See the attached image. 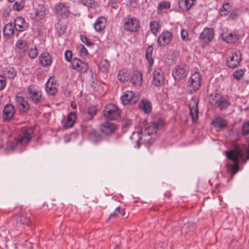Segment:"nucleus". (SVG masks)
<instances>
[{"mask_svg": "<svg viewBox=\"0 0 249 249\" xmlns=\"http://www.w3.org/2000/svg\"><path fill=\"white\" fill-rule=\"evenodd\" d=\"M164 124L163 121L159 120L157 123L152 122L151 124L146 127L143 131L142 136L139 138L137 141V146L139 148L140 147V141H142L143 142L151 144L155 141V138L151 137V135H154L157 132L158 129L162 127Z\"/></svg>", "mask_w": 249, "mask_h": 249, "instance_id": "obj_1", "label": "nucleus"}, {"mask_svg": "<svg viewBox=\"0 0 249 249\" xmlns=\"http://www.w3.org/2000/svg\"><path fill=\"white\" fill-rule=\"evenodd\" d=\"M202 82V76L199 72L193 73L187 81V92L191 94L196 92L201 88Z\"/></svg>", "mask_w": 249, "mask_h": 249, "instance_id": "obj_2", "label": "nucleus"}, {"mask_svg": "<svg viewBox=\"0 0 249 249\" xmlns=\"http://www.w3.org/2000/svg\"><path fill=\"white\" fill-rule=\"evenodd\" d=\"M81 127L82 133H88V140L92 143L97 144L103 141V138L101 134L92 128L90 125L87 126L83 124Z\"/></svg>", "mask_w": 249, "mask_h": 249, "instance_id": "obj_3", "label": "nucleus"}, {"mask_svg": "<svg viewBox=\"0 0 249 249\" xmlns=\"http://www.w3.org/2000/svg\"><path fill=\"white\" fill-rule=\"evenodd\" d=\"M33 134L34 130L32 128L28 127L24 128L16 140L15 146L18 145H25L27 144L30 142Z\"/></svg>", "mask_w": 249, "mask_h": 249, "instance_id": "obj_4", "label": "nucleus"}, {"mask_svg": "<svg viewBox=\"0 0 249 249\" xmlns=\"http://www.w3.org/2000/svg\"><path fill=\"white\" fill-rule=\"evenodd\" d=\"M209 102L212 105L218 107L220 109L226 108L229 105L227 99L224 98L221 94L216 91L210 94Z\"/></svg>", "mask_w": 249, "mask_h": 249, "instance_id": "obj_5", "label": "nucleus"}, {"mask_svg": "<svg viewBox=\"0 0 249 249\" xmlns=\"http://www.w3.org/2000/svg\"><path fill=\"white\" fill-rule=\"evenodd\" d=\"M124 28L127 31L136 32L140 29L139 20L134 17L128 16L124 19Z\"/></svg>", "mask_w": 249, "mask_h": 249, "instance_id": "obj_6", "label": "nucleus"}, {"mask_svg": "<svg viewBox=\"0 0 249 249\" xmlns=\"http://www.w3.org/2000/svg\"><path fill=\"white\" fill-rule=\"evenodd\" d=\"M104 117L109 120L117 119L120 115V111L117 106L109 104L107 105L103 111Z\"/></svg>", "mask_w": 249, "mask_h": 249, "instance_id": "obj_7", "label": "nucleus"}, {"mask_svg": "<svg viewBox=\"0 0 249 249\" xmlns=\"http://www.w3.org/2000/svg\"><path fill=\"white\" fill-rule=\"evenodd\" d=\"M140 98L139 94L131 90L124 91L121 97L122 103L124 105L135 104Z\"/></svg>", "mask_w": 249, "mask_h": 249, "instance_id": "obj_8", "label": "nucleus"}, {"mask_svg": "<svg viewBox=\"0 0 249 249\" xmlns=\"http://www.w3.org/2000/svg\"><path fill=\"white\" fill-rule=\"evenodd\" d=\"M189 72V68L185 64L176 66L172 71V75L175 80H180L186 77Z\"/></svg>", "mask_w": 249, "mask_h": 249, "instance_id": "obj_9", "label": "nucleus"}, {"mask_svg": "<svg viewBox=\"0 0 249 249\" xmlns=\"http://www.w3.org/2000/svg\"><path fill=\"white\" fill-rule=\"evenodd\" d=\"M225 154L228 159L231 161L226 163L225 172L230 175V179H231L233 176V149L226 151Z\"/></svg>", "mask_w": 249, "mask_h": 249, "instance_id": "obj_10", "label": "nucleus"}, {"mask_svg": "<svg viewBox=\"0 0 249 249\" xmlns=\"http://www.w3.org/2000/svg\"><path fill=\"white\" fill-rule=\"evenodd\" d=\"M71 65V68L76 70L81 73L86 72L89 69L88 64L81 61L79 59L77 58H73Z\"/></svg>", "mask_w": 249, "mask_h": 249, "instance_id": "obj_11", "label": "nucleus"}, {"mask_svg": "<svg viewBox=\"0 0 249 249\" xmlns=\"http://www.w3.org/2000/svg\"><path fill=\"white\" fill-rule=\"evenodd\" d=\"M117 129V126L112 123L105 122L100 125V131L106 136H110Z\"/></svg>", "mask_w": 249, "mask_h": 249, "instance_id": "obj_12", "label": "nucleus"}, {"mask_svg": "<svg viewBox=\"0 0 249 249\" xmlns=\"http://www.w3.org/2000/svg\"><path fill=\"white\" fill-rule=\"evenodd\" d=\"M198 100L195 98H192L189 103L190 114L194 122H196L198 120Z\"/></svg>", "mask_w": 249, "mask_h": 249, "instance_id": "obj_13", "label": "nucleus"}, {"mask_svg": "<svg viewBox=\"0 0 249 249\" xmlns=\"http://www.w3.org/2000/svg\"><path fill=\"white\" fill-rule=\"evenodd\" d=\"M153 78L152 84L155 86H159L163 82L164 74L162 70L159 68H156L153 73Z\"/></svg>", "mask_w": 249, "mask_h": 249, "instance_id": "obj_14", "label": "nucleus"}, {"mask_svg": "<svg viewBox=\"0 0 249 249\" xmlns=\"http://www.w3.org/2000/svg\"><path fill=\"white\" fill-rule=\"evenodd\" d=\"M172 37L173 35L170 32H162L158 38V43L160 46H165L171 42Z\"/></svg>", "mask_w": 249, "mask_h": 249, "instance_id": "obj_15", "label": "nucleus"}, {"mask_svg": "<svg viewBox=\"0 0 249 249\" xmlns=\"http://www.w3.org/2000/svg\"><path fill=\"white\" fill-rule=\"evenodd\" d=\"M214 37L213 29L209 28H205L200 36V40L205 43L211 42Z\"/></svg>", "mask_w": 249, "mask_h": 249, "instance_id": "obj_16", "label": "nucleus"}, {"mask_svg": "<svg viewBox=\"0 0 249 249\" xmlns=\"http://www.w3.org/2000/svg\"><path fill=\"white\" fill-rule=\"evenodd\" d=\"M28 93L30 99L37 104L40 101L41 98V92L36 89L33 86H30L28 89Z\"/></svg>", "mask_w": 249, "mask_h": 249, "instance_id": "obj_17", "label": "nucleus"}, {"mask_svg": "<svg viewBox=\"0 0 249 249\" xmlns=\"http://www.w3.org/2000/svg\"><path fill=\"white\" fill-rule=\"evenodd\" d=\"M14 26L17 31L23 32L28 29L29 24L22 17L20 16L15 18Z\"/></svg>", "mask_w": 249, "mask_h": 249, "instance_id": "obj_18", "label": "nucleus"}, {"mask_svg": "<svg viewBox=\"0 0 249 249\" xmlns=\"http://www.w3.org/2000/svg\"><path fill=\"white\" fill-rule=\"evenodd\" d=\"M15 109L12 104L5 105L2 111V117L4 120H10L15 113Z\"/></svg>", "mask_w": 249, "mask_h": 249, "instance_id": "obj_19", "label": "nucleus"}, {"mask_svg": "<svg viewBox=\"0 0 249 249\" xmlns=\"http://www.w3.org/2000/svg\"><path fill=\"white\" fill-rule=\"evenodd\" d=\"M16 221L17 224L28 225L30 222V214L20 212L16 215Z\"/></svg>", "mask_w": 249, "mask_h": 249, "instance_id": "obj_20", "label": "nucleus"}, {"mask_svg": "<svg viewBox=\"0 0 249 249\" xmlns=\"http://www.w3.org/2000/svg\"><path fill=\"white\" fill-rule=\"evenodd\" d=\"M39 58L41 65L43 67H48L52 63V57L47 52H43L41 53Z\"/></svg>", "mask_w": 249, "mask_h": 249, "instance_id": "obj_21", "label": "nucleus"}, {"mask_svg": "<svg viewBox=\"0 0 249 249\" xmlns=\"http://www.w3.org/2000/svg\"><path fill=\"white\" fill-rule=\"evenodd\" d=\"M106 24V18L103 17H100L96 19L93 26L96 32H100L105 29Z\"/></svg>", "mask_w": 249, "mask_h": 249, "instance_id": "obj_22", "label": "nucleus"}, {"mask_svg": "<svg viewBox=\"0 0 249 249\" xmlns=\"http://www.w3.org/2000/svg\"><path fill=\"white\" fill-rule=\"evenodd\" d=\"M16 105L20 110L25 111L29 107V105L27 102L25 101L23 97L19 96L18 94L16 98Z\"/></svg>", "mask_w": 249, "mask_h": 249, "instance_id": "obj_23", "label": "nucleus"}, {"mask_svg": "<svg viewBox=\"0 0 249 249\" xmlns=\"http://www.w3.org/2000/svg\"><path fill=\"white\" fill-rule=\"evenodd\" d=\"M196 0H178L179 7L183 11H189Z\"/></svg>", "mask_w": 249, "mask_h": 249, "instance_id": "obj_24", "label": "nucleus"}, {"mask_svg": "<svg viewBox=\"0 0 249 249\" xmlns=\"http://www.w3.org/2000/svg\"><path fill=\"white\" fill-rule=\"evenodd\" d=\"M153 48L152 46H148L146 49L145 57L149 62V68L148 72L150 73L152 70V66L154 63V59L152 58V52Z\"/></svg>", "mask_w": 249, "mask_h": 249, "instance_id": "obj_25", "label": "nucleus"}, {"mask_svg": "<svg viewBox=\"0 0 249 249\" xmlns=\"http://www.w3.org/2000/svg\"><path fill=\"white\" fill-rule=\"evenodd\" d=\"M47 9L43 5L38 4V6L34 9V12L36 17L38 19L43 18L47 13Z\"/></svg>", "mask_w": 249, "mask_h": 249, "instance_id": "obj_26", "label": "nucleus"}, {"mask_svg": "<svg viewBox=\"0 0 249 249\" xmlns=\"http://www.w3.org/2000/svg\"><path fill=\"white\" fill-rule=\"evenodd\" d=\"M16 50L20 53L24 54L28 50V46L26 41L19 39L16 43Z\"/></svg>", "mask_w": 249, "mask_h": 249, "instance_id": "obj_27", "label": "nucleus"}, {"mask_svg": "<svg viewBox=\"0 0 249 249\" xmlns=\"http://www.w3.org/2000/svg\"><path fill=\"white\" fill-rule=\"evenodd\" d=\"M15 28L14 25L12 23H8L6 24L3 30L4 36L7 38L11 37L14 34Z\"/></svg>", "mask_w": 249, "mask_h": 249, "instance_id": "obj_28", "label": "nucleus"}, {"mask_svg": "<svg viewBox=\"0 0 249 249\" xmlns=\"http://www.w3.org/2000/svg\"><path fill=\"white\" fill-rule=\"evenodd\" d=\"M49 78L46 83V92L52 95H54L57 92V84L55 82H50Z\"/></svg>", "mask_w": 249, "mask_h": 249, "instance_id": "obj_29", "label": "nucleus"}, {"mask_svg": "<svg viewBox=\"0 0 249 249\" xmlns=\"http://www.w3.org/2000/svg\"><path fill=\"white\" fill-rule=\"evenodd\" d=\"M139 107L144 113H149L151 112L152 104L149 100L144 99L139 103Z\"/></svg>", "mask_w": 249, "mask_h": 249, "instance_id": "obj_30", "label": "nucleus"}, {"mask_svg": "<svg viewBox=\"0 0 249 249\" xmlns=\"http://www.w3.org/2000/svg\"><path fill=\"white\" fill-rule=\"evenodd\" d=\"M132 83L135 86H141L142 82V76L139 71H135L132 77Z\"/></svg>", "mask_w": 249, "mask_h": 249, "instance_id": "obj_31", "label": "nucleus"}, {"mask_svg": "<svg viewBox=\"0 0 249 249\" xmlns=\"http://www.w3.org/2000/svg\"><path fill=\"white\" fill-rule=\"evenodd\" d=\"M76 119V113L74 112H70L67 117L65 126L66 128H70L73 125Z\"/></svg>", "mask_w": 249, "mask_h": 249, "instance_id": "obj_32", "label": "nucleus"}, {"mask_svg": "<svg viewBox=\"0 0 249 249\" xmlns=\"http://www.w3.org/2000/svg\"><path fill=\"white\" fill-rule=\"evenodd\" d=\"M196 227L195 224L193 222H189L185 224L182 227L181 232L182 234H186L189 231H193Z\"/></svg>", "mask_w": 249, "mask_h": 249, "instance_id": "obj_33", "label": "nucleus"}, {"mask_svg": "<svg viewBox=\"0 0 249 249\" xmlns=\"http://www.w3.org/2000/svg\"><path fill=\"white\" fill-rule=\"evenodd\" d=\"M212 124L216 128L222 129L226 125V122L224 120H222L221 118H216L213 120Z\"/></svg>", "mask_w": 249, "mask_h": 249, "instance_id": "obj_34", "label": "nucleus"}, {"mask_svg": "<svg viewBox=\"0 0 249 249\" xmlns=\"http://www.w3.org/2000/svg\"><path fill=\"white\" fill-rule=\"evenodd\" d=\"M150 30L153 34L157 36V34L160 31V25L159 22L156 21H152L150 22Z\"/></svg>", "mask_w": 249, "mask_h": 249, "instance_id": "obj_35", "label": "nucleus"}, {"mask_svg": "<svg viewBox=\"0 0 249 249\" xmlns=\"http://www.w3.org/2000/svg\"><path fill=\"white\" fill-rule=\"evenodd\" d=\"M3 74L9 79H13L17 75V71L13 68H9L3 71Z\"/></svg>", "mask_w": 249, "mask_h": 249, "instance_id": "obj_36", "label": "nucleus"}, {"mask_svg": "<svg viewBox=\"0 0 249 249\" xmlns=\"http://www.w3.org/2000/svg\"><path fill=\"white\" fill-rule=\"evenodd\" d=\"M96 112L97 110L95 107L92 106L89 107L88 109V113L86 117V120L87 121L91 120L93 118V117L96 115Z\"/></svg>", "mask_w": 249, "mask_h": 249, "instance_id": "obj_37", "label": "nucleus"}, {"mask_svg": "<svg viewBox=\"0 0 249 249\" xmlns=\"http://www.w3.org/2000/svg\"><path fill=\"white\" fill-rule=\"evenodd\" d=\"M56 28L57 30L58 35L59 36H62L65 33L67 26L66 25L63 23L62 21H59L56 25Z\"/></svg>", "mask_w": 249, "mask_h": 249, "instance_id": "obj_38", "label": "nucleus"}, {"mask_svg": "<svg viewBox=\"0 0 249 249\" xmlns=\"http://www.w3.org/2000/svg\"><path fill=\"white\" fill-rule=\"evenodd\" d=\"M76 49L81 56L84 57L88 54V51L84 45L81 44L78 45Z\"/></svg>", "mask_w": 249, "mask_h": 249, "instance_id": "obj_39", "label": "nucleus"}, {"mask_svg": "<svg viewBox=\"0 0 249 249\" xmlns=\"http://www.w3.org/2000/svg\"><path fill=\"white\" fill-rule=\"evenodd\" d=\"M244 71L242 69L237 70L234 71V79L242 80L244 78Z\"/></svg>", "mask_w": 249, "mask_h": 249, "instance_id": "obj_40", "label": "nucleus"}, {"mask_svg": "<svg viewBox=\"0 0 249 249\" xmlns=\"http://www.w3.org/2000/svg\"><path fill=\"white\" fill-rule=\"evenodd\" d=\"M171 6L170 3L168 1H163L160 2L158 6L159 12H161L163 9H169Z\"/></svg>", "mask_w": 249, "mask_h": 249, "instance_id": "obj_41", "label": "nucleus"}, {"mask_svg": "<svg viewBox=\"0 0 249 249\" xmlns=\"http://www.w3.org/2000/svg\"><path fill=\"white\" fill-rule=\"evenodd\" d=\"M222 39L229 43H231L233 42V36L232 33H230L228 36L226 34H222L221 35Z\"/></svg>", "mask_w": 249, "mask_h": 249, "instance_id": "obj_42", "label": "nucleus"}, {"mask_svg": "<svg viewBox=\"0 0 249 249\" xmlns=\"http://www.w3.org/2000/svg\"><path fill=\"white\" fill-rule=\"evenodd\" d=\"M241 60V53L239 51L234 52V68L237 67Z\"/></svg>", "mask_w": 249, "mask_h": 249, "instance_id": "obj_43", "label": "nucleus"}, {"mask_svg": "<svg viewBox=\"0 0 249 249\" xmlns=\"http://www.w3.org/2000/svg\"><path fill=\"white\" fill-rule=\"evenodd\" d=\"M231 10V6L228 3H224L222 6V10L220 11L221 16H226L228 14Z\"/></svg>", "mask_w": 249, "mask_h": 249, "instance_id": "obj_44", "label": "nucleus"}, {"mask_svg": "<svg viewBox=\"0 0 249 249\" xmlns=\"http://www.w3.org/2000/svg\"><path fill=\"white\" fill-rule=\"evenodd\" d=\"M80 39L81 41L89 47L93 46V43L86 36L80 35Z\"/></svg>", "mask_w": 249, "mask_h": 249, "instance_id": "obj_45", "label": "nucleus"}, {"mask_svg": "<svg viewBox=\"0 0 249 249\" xmlns=\"http://www.w3.org/2000/svg\"><path fill=\"white\" fill-rule=\"evenodd\" d=\"M37 54L38 51L36 47L30 49L28 53L29 57L32 59L36 58Z\"/></svg>", "mask_w": 249, "mask_h": 249, "instance_id": "obj_46", "label": "nucleus"}, {"mask_svg": "<svg viewBox=\"0 0 249 249\" xmlns=\"http://www.w3.org/2000/svg\"><path fill=\"white\" fill-rule=\"evenodd\" d=\"M242 133L244 135H246L249 133V121L243 124Z\"/></svg>", "mask_w": 249, "mask_h": 249, "instance_id": "obj_47", "label": "nucleus"}, {"mask_svg": "<svg viewBox=\"0 0 249 249\" xmlns=\"http://www.w3.org/2000/svg\"><path fill=\"white\" fill-rule=\"evenodd\" d=\"M24 5L22 2H16L13 5V9L14 10L19 11L23 7Z\"/></svg>", "mask_w": 249, "mask_h": 249, "instance_id": "obj_48", "label": "nucleus"}, {"mask_svg": "<svg viewBox=\"0 0 249 249\" xmlns=\"http://www.w3.org/2000/svg\"><path fill=\"white\" fill-rule=\"evenodd\" d=\"M65 57L67 61L71 62L73 59L72 52L70 50H66L65 52Z\"/></svg>", "mask_w": 249, "mask_h": 249, "instance_id": "obj_49", "label": "nucleus"}, {"mask_svg": "<svg viewBox=\"0 0 249 249\" xmlns=\"http://www.w3.org/2000/svg\"><path fill=\"white\" fill-rule=\"evenodd\" d=\"M6 84L5 78L3 76L0 75V91L5 88Z\"/></svg>", "mask_w": 249, "mask_h": 249, "instance_id": "obj_50", "label": "nucleus"}, {"mask_svg": "<svg viewBox=\"0 0 249 249\" xmlns=\"http://www.w3.org/2000/svg\"><path fill=\"white\" fill-rule=\"evenodd\" d=\"M83 5L88 7H91L93 5L94 0H79Z\"/></svg>", "mask_w": 249, "mask_h": 249, "instance_id": "obj_51", "label": "nucleus"}, {"mask_svg": "<svg viewBox=\"0 0 249 249\" xmlns=\"http://www.w3.org/2000/svg\"><path fill=\"white\" fill-rule=\"evenodd\" d=\"M181 36L182 40H187L188 38V32L185 30L182 29L181 31Z\"/></svg>", "mask_w": 249, "mask_h": 249, "instance_id": "obj_52", "label": "nucleus"}, {"mask_svg": "<svg viewBox=\"0 0 249 249\" xmlns=\"http://www.w3.org/2000/svg\"><path fill=\"white\" fill-rule=\"evenodd\" d=\"M121 209L120 207H118L115 209V212L113 213H111L110 214L108 219L107 220H108L109 219L115 217L118 214L120 213V211Z\"/></svg>", "mask_w": 249, "mask_h": 249, "instance_id": "obj_53", "label": "nucleus"}, {"mask_svg": "<svg viewBox=\"0 0 249 249\" xmlns=\"http://www.w3.org/2000/svg\"><path fill=\"white\" fill-rule=\"evenodd\" d=\"M101 65L102 67L107 70L109 67V63L107 59H104L101 62Z\"/></svg>", "mask_w": 249, "mask_h": 249, "instance_id": "obj_54", "label": "nucleus"}, {"mask_svg": "<svg viewBox=\"0 0 249 249\" xmlns=\"http://www.w3.org/2000/svg\"><path fill=\"white\" fill-rule=\"evenodd\" d=\"M233 61V54H232L231 57H230V60H227V64L228 65V66L230 67V68H233V63H232V62Z\"/></svg>", "mask_w": 249, "mask_h": 249, "instance_id": "obj_55", "label": "nucleus"}, {"mask_svg": "<svg viewBox=\"0 0 249 249\" xmlns=\"http://www.w3.org/2000/svg\"><path fill=\"white\" fill-rule=\"evenodd\" d=\"M118 78L120 81L122 82L125 81V79L124 78H123L120 73H119L118 75Z\"/></svg>", "mask_w": 249, "mask_h": 249, "instance_id": "obj_56", "label": "nucleus"}, {"mask_svg": "<svg viewBox=\"0 0 249 249\" xmlns=\"http://www.w3.org/2000/svg\"><path fill=\"white\" fill-rule=\"evenodd\" d=\"M71 107L73 109L76 108L77 107L76 103L74 102H72L71 103Z\"/></svg>", "mask_w": 249, "mask_h": 249, "instance_id": "obj_57", "label": "nucleus"}, {"mask_svg": "<svg viewBox=\"0 0 249 249\" xmlns=\"http://www.w3.org/2000/svg\"><path fill=\"white\" fill-rule=\"evenodd\" d=\"M120 213L122 215H124V209H121V211H120Z\"/></svg>", "mask_w": 249, "mask_h": 249, "instance_id": "obj_58", "label": "nucleus"}, {"mask_svg": "<svg viewBox=\"0 0 249 249\" xmlns=\"http://www.w3.org/2000/svg\"><path fill=\"white\" fill-rule=\"evenodd\" d=\"M114 249H120V248L118 245H116Z\"/></svg>", "mask_w": 249, "mask_h": 249, "instance_id": "obj_59", "label": "nucleus"}, {"mask_svg": "<svg viewBox=\"0 0 249 249\" xmlns=\"http://www.w3.org/2000/svg\"><path fill=\"white\" fill-rule=\"evenodd\" d=\"M9 1L11 2H13L15 0H8Z\"/></svg>", "mask_w": 249, "mask_h": 249, "instance_id": "obj_60", "label": "nucleus"}]
</instances>
